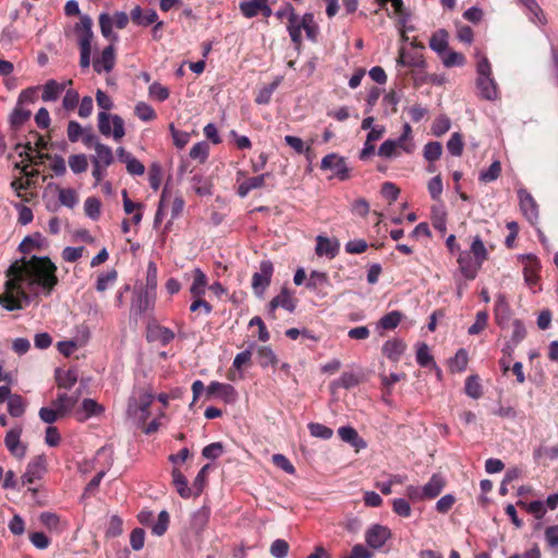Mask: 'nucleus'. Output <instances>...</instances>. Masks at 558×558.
Returning a JSON list of instances; mask_svg holds the SVG:
<instances>
[{
    "instance_id": "obj_32",
    "label": "nucleus",
    "mask_w": 558,
    "mask_h": 558,
    "mask_svg": "<svg viewBox=\"0 0 558 558\" xmlns=\"http://www.w3.org/2000/svg\"><path fill=\"white\" fill-rule=\"evenodd\" d=\"M206 286H207V277H206V275L199 268H195L194 269L193 282H192V286L190 288L191 294L194 298L203 296L205 294V291H206Z\"/></svg>"
},
{
    "instance_id": "obj_29",
    "label": "nucleus",
    "mask_w": 558,
    "mask_h": 558,
    "mask_svg": "<svg viewBox=\"0 0 558 558\" xmlns=\"http://www.w3.org/2000/svg\"><path fill=\"white\" fill-rule=\"evenodd\" d=\"M429 47L439 56H444L448 48V33L445 29H438L429 39Z\"/></svg>"
},
{
    "instance_id": "obj_38",
    "label": "nucleus",
    "mask_w": 558,
    "mask_h": 558,
    "mask_svg": "<svg viewBox=\"0 0 558 558\" xmlns=\"http://www.w3.org/2000/svg\"><path fill=\"white\" fill-rule=\"evenodd\" d=\"M26 403L22 396L13 395L8 402V412L13 417H21L25 413Z\"/></svg>"
},
{
    "instance_id": "obj_17",
    "label": "nucleus",
    "mask_w": 558,
    "mask_h": 558,
    "mask_svg": "<svg viewBox=\"0 0 558 558\" xmlns=\"http://www.w3.org/2000/svg\"><path fill=\"white\" fill-rule=\"evenodd\" d=\"M114 63H116L114 48L112 45H109L108 47H106L102 50L101 56L94 60L93 66H94L95 72H97V73L110 72L113 69Z\"/></svg>"
},
{
    "instance_id": "obj_1",
    "label": "nucleus",
    "mask_w": 558,
    "mask_h": 558,
    "mask_svg": "<svg viewBox=\"0 0 558 558\" xmlns=\"http://www.w3.org/2000/svg\"><path fill=\"white\" fill-rule=\"evenodd\" d=\"M56 271V265L48 257L24 256L8 268L5 289L15 291L19 298L28 303L27 291L34 294L43 291L46 295L52 292L58 283Z\"/></svg>"
},
{
    "instance_id": "obj_57",
    "label": "nucleus",
    "mask_w": 558,
    "mask_h": 558,
    "mask_svg": "<svg viewBox=\"0 0 558 558\" xmlns=\"http://www.w3.org/2000/svg\"><path fill=\"white\" fill-rule=\"evenodd\" d=\"M209 153V145L207 142L202 141L193 145V147L190 150V157L195 160H199L201 162H204Z\"/></svg>"
},
{
    "instance_id": "obj_25",
    "label": "nucleus",
    "mask_w": 558,
    "mask_h": 558,
    "mask_svg": "<svg viewBox=\"0 0 558 558\" xmlns=\"http://www.w3.org/2000/svg\"><path fill=\"white\" fill-rule=\"evenodd\" d=\"M68 84H72V81H68ZM66 83H58L56 80H49L43 87L41 99L44 101H56L61 93L65 89Z\"/></svg>"
},
{
    "instance_id": "obj_56",
    "label": "nucleus",
    "mask_w": 558,
    "mask_h": 558,
    "mask_svg": "<svg viewBox=\"0 0 558 558\" xmlns=\"http://www.w3.org/2000/svg\"><path fill=\"white\" fill-rule=\"evenodd\" d=\"M151 333L154 339L158 340L162 345L170 343L175 337L170 328L163 326H157L151 330Z\"/></svg>"
},
{
    "instance_id": "obj_18",
    "label": "nucleus",
    "mask_w": 558,
    "mask_h": 558,
    "mask_svg": "<svg viewBox=\"0 0 558 558\" xmlns=\"http://www.w3.org/2000/svg\"><path fill=\"white\" fill-rule=\"evenodd\" d=\"M105 408L94 399L86 398L82 401L81 409L76 411V417L83 422L92 416H98L104 413Z\"/></svg>"
},
{
    "instance_id": "obj_54",
    "label": "nucleus",
    "mask_w": 558,
    "mask_h": 558,
    "mask_svg": "<svg viewBox=\"0 0 558 558\" xmlns=\"http://www.w3.org/2000/svg\"><path fill=\"white\" fill-rule=\"evenodd\" d=\"M432 213L434 228L444 233L447 230L446 211L444 206H434Z\"/></svg>"
},
{
    "instance_id": "obj_47",
    "label": "nucleus",
    "mask_w": 558,
    "mask_h": 558,
    "mask_svg": "<svg viewBox=\"0 0 558 558\" xmlns=\"http://www.w3.org/2000/svg\"><path fill=\"white\" fill-rule=\"evenodd\" d=\"M442 145L439 142H428L424 146L423 155L428 162H434L440 158Z\"/></svg>"
},
{
    "instance_id": "obj_61",
    "label": "nucleus",
    "mask_w": 558,
    "mask_h": 558,
    "mask_svg": "<svg viewBox=\"0 0 558 558\" xmlns=\"http://www.w3.org/2000/svg\"><path fill=\"white\" fill-rule=\"evenodd\" d=\"M465 392L473 399H478L482 395V386L477 376H469L465 381Z\"/></svg>"
},
{
    "instance_id": "obj_23",
    "label": "nucleus",
    "mask_w": 558,
    "mask_h": 558,
    "mask_svg": "<svg viewBox=\"0 0 558 558\" xmlns=\"http://www.w3.org/2000/svg\"><path fill=\"white\" fill-rule=\"evenodd\" d=\"M405 351V343L401 339L387 340L383 345V353L392 362H398Z\"/></svg>"
},
{
    "instance_id": "obj_60",
    "label": "nucleus",
    "mask_w": 558,
    "mask_h": 558,
    "mask_svg": "<svg viewBox=\"0 0 558 558\" xmlns=\"http://www.w3.org/2000/svg\"><path fill=\"white\" fill-rule=\"evenodd\" d=\"M308 430L313 437L325 439V440L331 438V436L333 434L331 428H329L326 425H323L320 423H310Z\"/></svg>"
},
{
    "instance_id": "obj_45",
    "label": "nucleus",
    "mask_w": 558,
    "mask_h": 558,
    "mask_svg": "<svg viewBox=\"0 0 558 558\" xmlns=\"http://www.w3.org/2000/svg\"><path fill=\"white\" fill-rule=\"evenodd\" d=\"M257 361L262 367H268L277 363V356L269 347H260L257 350Z\"/></svg>"
},
{
    "instance_id": "obj_58",
    "label": "nucleus",
    "mask_w": 558,
    "mask_h": 558,
    "mask_svg": "<svg viewBox=\"0 0 558 558\" xmlns=\"http://www.w3.org/2000/svg\"><path fill=\"white\" fill-rule=\"evenodd\" d=\"M101 204L96 197H88L84 203V210L87 217L97 220L100 216Z\"/></svg>"
},
{
    "instance_id": "obj_15",
    "label": "nucleus",
    "mask_w": 558,
    "mask_h": 558,
    "mask_svg": "<svg viewBox=\"0 0 558 558\" xmlns=\"http://www.w3.org/2000/svg\"><path fill=\"white\" fill-rule=\"evenodd\" d=\"M207 393L218 396L227 403H233L236 400L238 393L234 387L230 384H222L218 381H211L207 388Z\"/></svg>"
},
{
    "instance_id": "obj_7",
    "label": "nucleus",
    "mask_w": 558,
    "mask_h": 558,
    "mask_svg": "<svg viewBox=\"0 0 558 558\" xmlns=\"http://www.w3.org/2000/svg\"><path fill=\"white\" fill-rule=\"evenodd\" d=\"M156 296L153 293L136 288L131 301V315L140 317L155 307Z\"/></svg>"
},
{
    "instance_id": "obj_6",
    "label": "nucleus",
    "mask_w": 558,
    "mask_h": 558,
    "mask_svg": "<svg viewBox=\"0 0 558 558\" xmlns=\"http://www.w3.org/2000/svg\"><path fill=\"white\" fill-rule=\"evenodd\" d=\"M520 210L531 226L536 227L539 220L538 204L527 190L521 187L518 190Z\"/></svg>"
},
{
    "instance_id": "obj_37",
    "label": "nucleus",
    "mask_w": 558,
    "mask_h": 558,
    "mask_svg": "<svg viewBox=\"0 0 558 558\" xmlns=\"http://www.w3.org/2000/svg\"><path fill=\"white\" fill-rule=\"evenodd\" d=\"M397 64L408 68L423 69L425 66V61L421 54H407L402 50L399 59L397 60Z\"/></svg>"
},
{
    "instance_id": "obj_35",
    "label": "nucleus",
    "mask_w": 558,
    "mask_h": 558,
    "mask_svg": "<svg viewBox=\"0 0 558 558\" xmlns=\"http://www.w3.org/2000/svg\"><path fill=\"white\" fill-rule=\"evenodd\" d=\"M469 252L477 260V264L483 265L488 258V251L480 235L473 238Z\"/></svg>"
},
{
    "instance_id": "obj_21",
    "label": "nucleus",
    "mask_w": 558,
    "mask_h": 558,
    "mask_svg": "<svg viewBox=\"0 0 558 558\" xmlns=\"http://www.w3.org/2000/svg\"><path fill=\"white\" fill-rule=\"evenodd\" d=\"M270 177L269 172L262 173L256 177L244 180L238 186V195L242 198L246 197L252 190L260 189L265 185V181Z\"/></svg>"
},
{
    "instance_id": "obj_64",
    "label": "nucleus",
    "mask_w": 558,
    "mask_h": 558,
    "mask_svg": "<svg viewBox=\"0 0 558 558\" xmlns=\"http://www.w3.org/2000/svg\"><path fill=\"white\" fill-rule=\"evenodd\" d=\"M275 558H286L289 553V544L281 538L274 541L269 549Z\"/></svg>"
},
{
    "instance_id": "obj_39",
    "label": "nucleus",
    "mask_w": 558,
    "mask_h": 558,
    "mask_svg": "<svg viewBox=\"0 0 558 558\" xmlns=\"http://www.w3.org/2000/svg\"><path fill=\"white\" fill-rule=\"evenodd\" d=\"M328 284V276L326 272L313 270L310 274V278L306 282V288L310 290H318Z\"/></svg>"
},
{
    "instance_id": "obj_34",
    "label": "nucleus",
    "mask_w": 558,
    "mask_h": 558,
    "mask_svg": "<svg viewBox=\"0 0 558 558\" xmlns=\"http://www.w3.org/2000/svg\"><path fill=\"white\" fill-rule=\"evenodd\" d=\"M31 117V111L17 105L10 114L9 122L12 129L19 130Z\"/></svg>"
},
{
    "instance_id": "obj_33",
    "label": "nucleus",
    "mask_w": 558,
    "mask_h": 558,
    "mask_svg": "<svg viewBox=\"0 0 558 558\" xmlns=\"http://www.w3.org/2000/svg\"><path fill=\"white\" fill-rule=\"evenodd\" d=\"M301 24H303V16L300 17L298 14L294 16V19L288 21V33L290 35L291 41L296 46L302 44L303 26H301Z\"/></svg>"
},
{
    "instance_id": "obj_52",
    "label": "nucleus",
    "mask_w": 558,
    "mask_h": 558,
    "mask_svg": "<svg viewBox=\"0 0 558 558\" xmlns=\"http://www.w3.org/2000/svg\"><path fill=\"white\" fill-rule=\"evenodd\" d=\"M468 352L465 349H459L450 361V367L454 372H463L468 365Z\"/></svg>"
},
{
    "instance_id": "obj_63",
    "label": "nucleus",
    "mask_w": 558,
    "mask_h": 558,
    "mask_svg": "<svg viewBox=\"0 0 558 558\" xmlns=\"http://www.w3.org/2000/svg\"><path fill=\"white\" fill-rule=\"evenodd\" d=\"M448 151L456 157L461 156L463 151V142L460 133H453L447 142Z\"/></svg>"
},
{
    "instance_id": "obj_41",
    "label": "nucleus",
    "mask_w": 558,
    "mask_h": 558,
    "mask_svg": "<svg viewBox=\"0 0 558 558\" xmlns=\"http://www.w3.org/2000/svg\"><path fill=\"white\" fill-rule=\"evenodd\" d=\"M118 278V272L116 269H111L107 272H104L98 276L96 281V290L98 292L106 291L110 286H112Z\"/></svg>"
},
{
    "instance_id": "obj_22",
    "label": "nucleus",
    "mask_w": 558,
    "mask_h": 558,
    "mask_svg": "<svg viewBox=\"0 0 558 558\" xmlns=\"http://www.w3.org/2000/svg\"><path fill=\"white\" fill-rule=\"evenodd\" d=\"M495 318L499 327L505 328L506 323L510 319V307L507 298L498 294L495 300Z\"/></svg>"
},
{
    "instance_id": "obj_9",
    "label": "nucleus",
    "mask_w": 558,
    "mask_h": 558,
    "mask_svg": "<svg viewBox=\"0 0 558 558\" xmlns=\"http://www.w3.org/2000/svg\"><path fill=\"white\" fill-rule=\"evenodd\" d=\"M391 537V531L388 526L373 524L365 532V542L372 549H380Z\"/></svg>"
},
{
    "instance_id": "obj_8",
    "label": "nucleus",
    "mask_w": 558,
    "mask_h": 558,
    "mask_svg": "<svg viewBox=\"0 0 558 558\" xmlns=\"http://www.w3.org/2000/svg\"><path fill=\"white\" fill-rule=\"evenodd\" d=\"M320 168L332 171L331 178H337L340 181H345L350 177L345 158L335 153L328 154L322 159Z\"/></svg>"
},
{
    "instance_id": "obj_51",
    "label": "nucleus",
    "mask_w": 558,
    "mask_h": 558,
    "mask_svg": "<svg viewBox=\"0 0 558 558\" xmlns=\"http://www.w3.org/2000/svg\"><path fill=\"white\" fill-rule=\"evenodd\" d=\"M113 21L112 17L108 13H101L99 15V26L101 35L105 38H112L113 40L118 39V35L112 33Z\"/></svg>"
},
{
    "instance_id": "obj_10",
    "label": "nucleus",
    "mask_w": 558,
    "mask_h": 558,
    "mask_svg": "<svg viewBox=\"0 0 558 558\" xmlns=\"http://www.w3.org/2000/svg\"><path fill=\"white\" fill-rule=\"evenodd\" d=\"M281 307L290 313H293L296 307V300L293 299L289 289L282 288L281 292L276 295L268 304L267 312L271 318H275V312Z\"/></svg>"
},
{
    "instance_id": "obj_11",
    "label": "nucleus",
    "mask_w": 558,
    "mask_h": 558,
    "mask_svg": "<svg viewBox=\"0 0 558 558\" xmlns=\"http://www.w3.org/2000/svg\"><path fill=\"white\" fill-rule=\"evenodd\" d=\"M521 262L525 263L523 268L524 281L529 287H533L538 281V271L541 269V262L534 254H521L518 257Z\"/></svg>"
},
{
    "instance_id": "obj_44",
    "label": "nucleus",
    "mask_w": 558,
    "mask_h": 558,
    "mask_svg": "<svg viewBox=\"0 0 558 558\" xmlns=\"http://www.w3.org/2000/svg\"><path fill=\"white\" fill-rule=\"evenodd\" d=\"M262 2L263 0H245L240 2L239 8L245 17L252 19L259 13Z\"/></svg>"
},
{
    "instance_id": "obj_12",
    "label": "nucleus",
    "mask_w": 558,
    "mask_h": 558,
    "mask_svg": "<svg viewBox=\"0 0 558 558\" xmlns=\"http://www.w3.org/2000/svg\"><path fill=\"white\" fill-rule=\"evenodd\" d=\"M459 269L463 277L468 280H473L477 276L482 264H477V260L472 256L469 251H460L458 256Z\"/></svg>"
},
{
    "instance_id": "obj_48",
    "label": "nucleus",
    "mask_w": 558,
    "mask_h": 558,
    "mask_svg": "<svg viewBox=\"0 0 558 558\" xmlns=\"http://www.w3.org/2000/svg\"><path fill=\"white\" fill-rule=\"evenodd\" d=\"M501 172V165L500 161L495 160L488 169L483 170L480 172V181L489 183L498 179Z\"/></svg>"
},
{
    "instance_id": "obj_27",
    "label": "nucleus",
    "mask_w": 558,
    "mask_h": 558,
    "mask_svg": "<svg viewBox=\"0 0 558 558\" xmlns=\"http://www.w3.org/2000/svg\"><path fill=\"white\" fill-rule=\"evenodd\" d=\"M339 437L344 441L350 444L356 449H362L366 447V442L361 438L357 432L351 426H341L338 429Z\"/></svg>"
},
{
    "instance_id": "obj_20",
    "label": "nucleus",
    "mask_w": 558,
    "mask_h": 558,
    "mask_svg": "<svg viewBox=\"0 0 558 558\" xmlns=\"http://www.w3.org/2000/svg\"><path fill=\"white\" fill-rule=\"evenodd\" d=\"M132 22L138 26H148L158 20V14L155 10L149 9L146 12L140 5L132 9L130 13Z\"/></svg>"
},
{
    "instance_id": "obj_26",
    "label": "nucleus",
    "mask_w": 558,
    "mask_h": 558,
    "mask_svg": "<svg viewBox=\"0 0 558 558\" xmlns=\"http://www.w3.org/2000/svg\"><path fill=\"white\" fill-rule=\"evenodd\" d=\"M446 485L445 478L440 474H433L429 481L423 486V495L426 499L436 498Z\"/></svg>"
},
{
    "instance_id": "obj_19",
    "label": "nucleus",
    "mask_w": 558,
    "mask_h": 558,
    "mask_svg": "<svg viewBox=\"0 0 558 558\" xmlns=\"http://www.w3.org/2000/svg\"><path fill=\"white\" fill-rule=\"evenodd\" d=\"M210 517V509L203 506L198 510L194 511L191 517V530L196 534L201 535L206 529Z\"/></svg>"
},
{
    "instance_id": "obj_55",
    "label": "nucleus",
    "mask_w": 558,
    "mask_h": 558,
    "mask_svg": "<svg viewBox=\"0 0 558 558\" xmlns=\"http://www.w3.org/2000/svg\"><path fill=\"white\" fill-rule=\"evenodd\" d=\"M279 84H280V80L278 78L275 82H272L271 84L263 87L258 92L255 101L259 105H267L270 101L271 96H272L274 92L277 89Z\"/></svg>"
},
{
    "instance_id": "obj_46",
    "label": "nucleus",
    "mask_w": 558,
    "mask_h": 558,
    "mask_svg": "<svg viewBox=\"0 0 558 558\" xmlns=\"http://www.w3.org/2000/svg\"><path fill=\"white\" fill-rule=\"evenodd\" d=\"M77 381V373L69 369L64 373L57 372V384L60 388L71 389Z\"/></svg>"
},
{
    "instance_id": "obj_40",
    "label": "nucleus",
    "mask_w": 558,
    "mask_h": 558,
    "mask_svg": "<svg viewBox=\"0 0 558 558\" xmlns=\"http://www.w3.org/2000/svg\"><path fill=\"white\" fill-rule=\"evenodd\" d=\"M52 405L57 408L61 417L69 414L75 408L73 400L68 399V393H59L57 399L53 400Z\"/></svg>"
},
{
    "instance_id": "obj_30",
    "label": "nucleus",
    "mask_w": 558,
    "mask_h": 558,
    "mask_svg": "<svg viewBox=\"0 0 558 558\" xmlns=\"http://www.w3.org/2000/svg\"><path fill=\"white\" fill-rule=\"evenodd\" d=\"M93 21L88 15H82L80 19V23L75 25V32L80 34L78 43H92L93 40Z\"/></svg>"
},
{
    "instance_id": "obj_14",
    "label": "nucleus",
    "mask_w": 558,
    "mask_h": 558,
    "mask_svg": "<svg viewBox=\"0 0 558 558\" xmlns=\"http://www.w3.org/2000/svg\"><path fill=\"white\" fill-rule=\"evenodd\" d=\"M340 243L337 239H330L324 235L316 236V247L315 253L318 256H326L329 259H332L339 253Z\"/></svg>"
},
{
    "instance_id": "obj_31",
    "label": "nucleus",
    "mask_w": 558,
    "mask_h": 558,
    "mask_svg": "<svg viewBox=\"0 0 558 558\" xmlns=\"http://www.w3.org/2000/svg\"><path fill=\"white\" fill-rule=\"evenodd\" d=\"M157 277H158L157 265L154 262H149L147 265V270H146L145 284L143 287H140L138 289L157 295V284H158Z\"/></svg>"
},
{
    "instance_id": "obj_24",
    "label": "nucleus",
    "mask_w": 558,
    "mask_h": 558,
    "mask_svg": "<svg viewBox=\"0 0 558 558\" xmlns=\"http://www.w3.org/2000/svg\"><path fill=\"white\" fill-rule=\"evenodd\" d=\"M90 159L92 163H97L102 167H109L114 161L111 147L102 143H97L95 148V155H93Z\"/></svg>"
},
{
    "instance_id": "obj_3",
    "label": "nucleus",
    "mask_w": 558,
    "mask_h": 558,
    "mask_svg": "<svg viewBox=\"0 0 558 558\" xmlns=\"http://www.w3.org/2000/svg\"><path fill=\"white\" fill-rule=\"evenodd\" d=\"M476 63V88L481 98L495 101L499 98V88L493 77V69L489 60L481 51L475 52Z\"/></svg>"
},
{
    "instance_id": "obj_36",
    "label": "nucleus",
    "mask_w": 558,
    "mask_h": 558,
    "mask_svg": "<svg viewBox=\"0 0 558 558\" xmlns=\"http://www.w3.org/2000/svg\"><path fill=\"white\" fill-rule=\"evenodd\" d=\"M301 26H303L308 40L313 43L317 41L319 28L315 22L313 13L307 12L303 15V24H301Z\"/></svg>"
},
{
    "instance_id": "obj_16",
    "label": "nucleus",
    "mask_w": 558,
    "mask_h": 558,
    "mask_svg": "<svg viewBox=\"0 0 558 558\" xmlns=\"http://www.w3.org/2000/svg\"><path fill=\"white\" fill-rule=\"evenodd\" d=\"M44 471L45 458L43 456H38L27 464L26 471L22 475L23 484H33L36 480L41 477Z\"/></svg>"
},
{
    "instance_id": "obj_59",
    "label": "nucleus",
    "mask_w": 558,
    "mask_h": 558,
    "mask_svg": "<svg viewBox=\"0 0 558 558\" xmlns=\"http://www.w3.org/2000/svg\"><path fill=\"white\" fill-rule=\"evenodd\" d=\"M398 148H401L395 140H386L378 148V155L384 158L398 156Z\"/></svg>"
},
{
    "instance_id": "obj_49",
    "label": "nucleus",
    "mask_w": 558,
    "mask_h": 558,
    "mask_svg": "<svg viewBox=\"0 0 558 558\" xmlns=\"http://www.w3.org/2000/svg\"><path fill=\"white\" fill-rule=\"evenodd\" d=\"M69 166L72 172L82 173L88 168L87 157L84 154H76L69 157Z\"/></svg>"
},
{
    "instance_id": "obj_28",
    "label": "nucleus",
    "mask_w": 558,
    "mask_h": 558,
    "mask_svg": "<svg viewBox=\"0 0 558 558\" xmlns=\"http://www.w3.org/2000/svg\"><path fill=\"white\" fill-rule=\"evenodd\" d=\"M172 483L177 489V493L182 498L186 499L190 498L191 496H194L193 488L189 487L186 477L178 469L172 470Z\"/></svg>"
},
{
    "instance_id": "obj_4",
    "label": "nucleus",
    "mask_w": 558,
    "mask_h": 558,
    "mask_svg": "<svg viewBox=\"0 0 558 558\" xmlns=\"http://www.w3.org/2000/svg\"><path fill=\"white\" fill-rule=\"evenodd\" d=\"M154 399L155 395L151 389L135 388L129 400V412L133 414L141 412V420H146L150 415L149 407Z\"/></svg>"
},
{
    "instance_id": "obj_42",
    "label": "nucleus",
    "mask_w": 558,
    "mask_h": 558,
    "mask_svg": "<svg viewBox=\"0 0 558 558\" xmlns=\"http://www.w3.org/2000/svg\"><path fill=\"white\" fill-rule=\"evenodd\" d=\"M402 315L398 311L389 312L388 314L384 315L379 322L378 327L385 329V330H391L395 329L401 322Z\"/></svg>"
},
{
    "instance_id": "obj_62",
    "label": "nucleus",
    "mask_w": 558,
    "mask_h": 558,
    "mask_svg": "<svg viewBox=\"0 0 558 558\" xmlns=\"http://www.w3.org/2000/svg\"><path fill=\"white\" fill-rule=\"evenodd\" d=\"M446 68L462 66L465 63V57L461 52L450 51L441 56Z\"/></svg>"
},
{
    "instance_id": "obj_53",
    "label": "nucleus",
    "mask_w": 558,
    "mask_h": 558,
    "mask_svg": "<svg viewBox=\"0 0 558 558\" xmlns=\"http://www.w3.org/2000/svg\"><path fill=\"white\" fill-rule=\"evenodd\" d=\"M488 322V314L485 311H480L476 313L475 322L469 327V335H478L481 331L485 329Z\"/></svg>"
},
{
    "instance_id": "obj_13",
    "label": "nucleus",
    "mask_w": 558,
    "mask_h": 558,
    "mask_svg": "<svg viewBox=\"0 0 558 558\" xmlns=\"http://www.w3.org/2000/svg\"><path fill=\"white\" fill-rule=\"evenodd\" d=\"M22 434V427L16 426L12 429H10L5 437H4V444L10 451L11 454L14 457L22 459L26 454V446L21 444L20 437Z\"/></svg>"
},
{
    "instance_id": "obj_50",
    "label": "nucleus",
    "mask_w": 558,
    "mask_h": 558,
    "mask_svg": "<svg viewBox=\"0 0 558 558\" xmlns=\"http://www.w3.org/2000/svg\"><path fill=\"white\" fill-rule=\"evenodd\" d=\"M170 517L167 510H162L158 514L157 522L151 526V532L156 536H162L169 526Z\"/></svg>"
},
{
    "instance_id": "obj_2",
    "label": "nucleus",
    "mask_w": 558,
    "mask_h": 558,
    "mask_svg": "<svg viewBox=\"0 0 558 558\" xmlns=\"http://www.w3.org/2000/svg\"><path fill=\"white\" fill-rule=\"evenodd\" d=\"M96 101L102 109L98 113V130L106 136H112L114 141H120L125 135L124 121L118 114H110L107 111L112 109L113 101L105 92L98 89L96 92Z\"/></svg>"
},
{
    "instance_id": "obj_43",
    "label": "nucleus",
    "mask_w": 558,
    "mask_h": 558,
    "mask_svg": "<svg viewBox=\"0 0 558 558\" xmlns=\"http://www.w3.org/2000/svg\"><path fill=\"white\" fill-rule=\"evenodd\" d=\"M517 505L526 509V511L533 514L536 519H542L546 513L545 504L542 500H534L530 504L519 500Z\"/></svg>"
},
{
    "instance_id": "obj_5",
    "label": "nucleus",
    "mask_w": 558,
    "mask_h": 558,
    "mask_svg": "<svg viewBox=\"0 0 558 558\" xmlns=\"http://www.w3.org/2000/svg\"><path fill=\"white\" fill-rule=\"evenodd\" d=\"M274 274V265L265 259L259 264V270L252 277V289L257 298H263L266 289L269 287Z\"/></svg>"
}]
</instances>
